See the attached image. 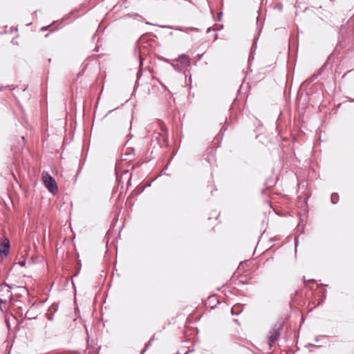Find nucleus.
Wrapping results in <instances>:
<instances>
[{
  "mask_svg": "<svg viewBox=\"0 0 354 354\" xmlns=\"http://www.w3.org/2000/svg\"><path fill=\"white\" fill-rule=\"evenodd\" d=\"M338 200H339V196L337 193H333L331 194V203L333 204L337 203Z\"/></svg>",
  "mask_w": 354,
  "mask_h": 354,
  "instance_id": "9d476101",
  "label": "nucleus"
},
{
  "mask_svg": "<svg viewBox=\"0 0 354 354\" xmlns=\"http://www.w3.org/2000/svg\"><path fill=\"white\" fill-rule=\"evenodd\" d=\"M19 263L20 266H24L25 264H26V261H19Z\"/></svg>",
  "mask_w": 354,
  "mask_h": 354,
  "instance_id": "2eb2a0df",
  "label": "nucleus"
},
{
  "mask_svg": "<svg viewBox=\"0 0 354 354\" xmlns=\"http://www.w3.org/2000/svg\"><path fill=\"white\" fill-rule=\"evenodd\" d=\"M283 328V323L277 322L273 325L271 330L268 332V339L270 344V348H272V344L274 343L278 339V337L281 335Z\"/></svg>",
  "mask_w": 354,
  "mask_h": 354,
  "instance_id": "f03ea898",
  "label": "nucleus"
},
{
  "mask_svg": "<svg viewBox=\"0 0 354 354\" xmlns=\"http://www.w3.org/2000/svg\"><path fill=\"white\" fill-rule=\"evenodd\" d=\"M190 58L188 55L183 54L170 62L172 67L177 71H183L190 65ZM169 63V61L167 60Z\"/></svg>",
  "mask_w": 354,
  "mask_h": 354,
  "instance_id": "f257e3e1",
  "label": "nucleus"
},
{
  "mask_svg": "<svg viewBox=\"0 0 354 354\" xmlns=\"http://www.w3.org/2000/svg\"><path fill=\"white\" fill-rule=\"evenodd\" d=\"M47 28H48V26H45V27H43V28H41V30H47Z\"/></svg>",
  "mask_w": 354,
  "mask_h": 354,
  "instance_id": "a211bd4d",
  "label": "nucleus"
},
{
  "mask_svg": "<svg viewBox=\"0 0 354 354\" xmlns=\"http://www.w3.org/2000/svg\"><path fill=\"white\" fill-rule=\"evenodd\" d=\"M158 127H160V130L161 132H159L158 133V136L156 138H158L160 136V137H162V139H165L166 135L167 134V127H166L165 124L162 121H158Z\"/></svg>",
  "mask_w": 354,
  "mask_h": 354,
  "instance_id": "0eeeda50",
  "label": "nucleus"
},
{
  "mask_svg": "<svg viewBox=\"0 0 354 354\" xmlns=\"http://www.w3.org/2000/svg\"><path fill=\"white\" fill-rule=\"evenodd\" d=\"M122 153L123 159L125 160H131L135 156V149L133 148L124 149Z\"/></svg>",
  "mask_w": 354,
  "mask_h": 354,
  "instance_id": "39448f33",
  "label": "nucleus"
},
{
  "mask_svg": "<svg viewBox=\"0 0 354 354\" xmlns=\"http://www.w3.org/2000/svg\"><path fill=\"white\" fill-rule=\"evenodd\" d=\"M161 85H162V86L164 88H166L165 85H163V84H161Z\"/></svg>",
  "mask_w": 354,
  "mask_h": 354,
  "instance_id": "aec40b11",
  "label": "nucleus"
},
{
  "mask_svg": "<svg viewBox=\"0 0 354 354\" xmlns=\"http://www.w3.org/2000/svg\"><path fill=\"white\" fill-rule=\"evenodd\" d=\"M160 27L163 28L174 29V30H180V31H187L188 30H197L196 28H194V27L172 26H169V25H162V26H160Z\"/></svg>",
  "mask_w": 354,
  "mask_h": 354,
  "instance_id": "423d86ee",
  "label": "nucleus"
},
{
  "mask_svg": "<svg viewBox=\"0 0 354 354\" xmlns=\"http://www.w3.org/2000/svg\"><path fill=\"white\" fill-rule=\"evenodd\" d=\"M12 287L7 283L0 285V304H5L11 299L12 296Z\"/></svg>",
  "mask_w": 354,
  "mask_h": 354,
  "instance_id": "7ed1b4c3",
  "label": "nucleus"
},
{
  "mask_svg": "<svg viewBox=\"0 0 354 354\" xmlns=\"http://www.w3.org/2000/svg\"><path fill=\"white\" fill-rule=\"evenodd\" d=\"M250 59H251V57H250V59H248L249 63L250 62Z\"/></svg>",
  "mask_w": 354,
  "mask_h": 354,
  "instance_id": "b1692460",
  "label": "nucleus"
},
{
  "mask_svg": "<svg viewBox=\"0 0 354 354\" xmlns=\"http://www.w3.org/2000/svg\"><path fill=\"white\" fill-rule=\"evenodd\" d=\"M295 245L297 246V238H295Z\"/></svg>",
  "mask_w": 354,
  "mask_h": 354,
  "instance_id": "6ab92c4d",
  "label": "nucleus"
},
{
  "mask_svg": "<svg viewBox=\"0 0 354 354\" xmlns=\"http://www.w3.org/2000/svg\"><path fill=\"white\" fill-rule=\"evenodd\" d=\"M322 70H323V67L320 68L318 70V71H317V73H315V74L312 75L308 78V81L309 82H313V81H315V80L318 77V76L321 75V73H322Z\"/></svg>",
  "mask_w": 354,
  "mask_h": 354,
  "instance_id": "1a4fd4ad",
  "label": "nucleus"
},
{
  "mask_svg": "<svg viewBox=\"0 0 354 354\" xmlns=\"http://www.w3.org/2000/svg\"><path fill=\"white\" fill-rule=\"evenodd\" d=\"M258 39V36L257 35H255L254 37V43L251 47V53H253V51H254L257 48V41Z\"/></svg>",
  "mask_w": 354,
  "mask_h": 354,
  "instance_id": "9b49d317",
  "label": "nucleus"
},
{
  "mask_svg": "<svg viewBox=\"0 0 354 354\" xmlns=\"http://www.w3.org/2000/svg\"><path fill=\"white\" fill-rule=\"evenodd\" d=\"M221 15H222V12H220L218 15V17H221Z\"/></svg>",
  "mask_w": 354,
  "mask_h": 354,
  "instance_id": "4be33fe9",
  "label": "nucleus"
},
{
  "mask_svg": "<svg viewBox=\"0 0 354 354\" xmlns=\"http://www.w3.org/2000/svg\"><path fill=\"white\" fill-rule=\"evenodd\" d=\"M241 306L239 305H237V306H234L232 308V310H231V312L232 314H236V315H238L239 314V312H236V308H240Z\"/></svg>",
  "mask_w": 354,
  "mask_h": 354,
  "instance_id": "ddd939ff",
  "label": "nucleus"
},
{
  "mask_svg": "<svg viewBox=\"0 0 354 354\" xmlns=\"http://www.w3.org/2000/svg\"><path fill=\"white\" fill-rule=\"evenodd\" d=\"M142 64V58L140 57V66Z\"/></svg>",
  "mask_w": 354,
  "mask_h": 354,
  "instance_id": "dca6fc26",
  "label": "nucleus"
},
{
  "mask_svg": "<svg viewBox=\"0 0 354 354\" xmlns=\"http://www.w3.org/2000/svg\"><path fill=\"white\" fill-rule=\"evenodd\" d=\"M209 31H211V28H209L207 29V32H209Z\"/></svg>",
  "mask_w": 354,
  "mask_h": 354,
  "instance_id": "412c9836",
  "label": "nucleus"
},
{
  "mask_svg": "<svg viewBox=\"0 0 354 354\" xmlns=\"http://www.w3.org/2000/svg\"><path fill=\"white\" fill-rule=\"evenodd\" d=\"M10 251V244L8 241L6 243L0 244V254L3 257H6Z\"/></svg>",
  "mask_w": 354,
  "mask_h": 354,
  "instance_id": "6e6552de",
  "label": "nucleus"
},
{
  "mask_svg": "<svg viewBox=\"0 0 354 354\" xmlns=\"http://www.w3.org/2000/svg\"><path fill=\"white\" fill-rule=\"evenodd\" d=\"M142 70H139V71H138V73H137V78H138V80L139 78H140V77L142 76Z\"/></svg>",
  "mask_w": 354,
  "mask_h": 354,
  "instance_id": "4468645a",
  "label": "nucleus"
},
{
  "mask_svg": "<svg viewBox=\"0 0 354 354\" xmlns=\"http://www.w3.org/2000/svg\"><path fill=\"white\" fill-rule=\"evenodd\" d=\"M153 340V339H151L148 343H147L145 344V348L142 351L141 354L144 353L147 349L149 347V346L151 345V342Z\"/></svg>",
  "mask_w": 354,
  "mask_h": 354,
  "instance_id": "f8f14e48",
  "label": "nucleus"
},
{
  "mask_svg": "<svg viewBox=\"0 0 354 354\" xmlns=\"http://www.w3.org/2000/svg\"><path fill=\"white\" fill-rule=\"evenodd\" d=\"M221 15H222V12H220L218 15V17H221Z\"/></svg>",
  "mask_w": 354,
  "mask_h": 354,
  "instance_id": "5701e85b",
  "label": "nucleus"
},
{
  "mask_svg": "<svg viewBox=\"0 0 354 354\" xmlns=\"http://www.w3.org/2000/svg\"><path fill=\"white\" fill-rule=\"evenodd\" d=\"M42 177L45 186L50 192L54 193L57 191L58 187L56 181L48 173H43Z\"/></svg>",
  "mask_w": 354,
  "mask_h": 354,
  "instance_id": "20e7f679",
  "label": "nucleus"
},
{
  "mask_svg": "<svg viewBox=\"0 0 354 354\" xmlns=\"http://www.w3.org/2000/svg\"><path fill=\"white\" fill-rule=\"evenodd\" d=\"M192 351H193V350H188L185 354H188Z\"/></svg>",
  "mask_w": 354,
  "mask_h": 354,
  "instance_id": "f3484780",
  "label": "nucleus"
}]
</instances>
